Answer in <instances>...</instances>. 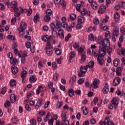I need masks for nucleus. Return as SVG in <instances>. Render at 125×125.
Returning <instances> with one entry per match:
<instances>
[{
	"mask_svg": "<svg viewBox=\"0 0 125 125\" xmlns=\"http://www.w3.org/2000/svg\"><path fill=\"white\" fill-rule=\"evenodd\" d=\"M91 5L92 9H94V10H96V9H97V3H96V2H93L91 3Z\"/></svg>",
	"mask_w": 125,
	"mask_h": 125,
	"instance_id": "obj_32",
	"label": "nucleus"
},
{
	"mask_svg": "<svg viewBox=\"0 0 125 125\" xmlns=\"http://www.w3.org/2000/svg\"><path fill=\"white\" fill-rule=\"evenodd\" d=\"M108 121H110V118L109 117H106L104 118V121H100L99 122L100 125H107V123H108Z\"/></svg>",
	"mask_w": 125,
	"mask_h": 125,
	"instance_id": "obj_13",
	"label": "nucleus"
},
{
	"mask_svg": "<svg viewBox=\"0 0 125 125\" xmlns=\"http://www.w3.org/2000/svg\"><path fill=\"white\" fill-rule=\"evenodd\" d=\"M25 109L26 111H28V112H30L31 111V108H30V105L28 104H26L25 105Z\"/></svg>",
	"mask_w": 125,
	"mask_h": 125,
	"instance_id": "obj_63",
	"label": "nucleus"
},
{
	"mask_svg": "<svg viewBox=\"0 0 125 125\" xmlns=\"http://www.w3.org/2000/svg\"><path fill=\"white\" fill-rule=\"evenodd\" d=\"M78 23H80L81 24L83 23L84 21V17H82V16H79L78 17Z\"/></svg>",
	"mask_w": 125,
	"mask_h": 125,
	"instance_id": "obj_25",
	"label": "nucleus"
},
{
	"mask_svg": "<svg viewBox=\"0 0 125 125\" xmlns=\"http://www.w3.org/2000/svg\"><path fill=\"white\" fill-rule=\"evenodd\" d=\"M5 92H6V87L4 86L3 87V88H2L1 91V93L2 94H5Z\"/></svg>",
	"mask_w": 125,
	"mask_h": 125,
	"instance_id": "obj_56",
	"label": "nucleus"
},
{
	"mask_svg": "<svg viewBox=\"0 0 125 125\" xmlns=\"http://www.w3.org/2000/svg\"><path fill=\"white\" fill-rule=\"evenodd\" d=\"M51 18L50 17V16H48L47 15H46L44 17V21L45 22H49L50 21Z\"/></svg>",
	"mask_w": 125,
	"mask_h": 125,
	"instance_id": "obj_37",
	"label": "nucleus"
},
{
	"mask_svg": "<svg viewBox=\"0 0 125 125\" xmlns=\"http://www.w3.org/2000/svg\"><path fill=\"white\" fill-rule=\"evenodd\" d=\"M46 15L51 16L52 14V11L50 9H48L46 10Z\"/></svg>",
	"mask_w": 125,
	"mask_h": 125,
	"instance_id": "obj_40",
	"label": "nucleus"
},
{
	"mask_svg": "<svg viewBox=\"0 0 125 125\" xmlns=\"http://www.w3.org/2000/svg\"><path fill=\"white\" fill-rule=\"evenodd\" d=\"M10 100L11 103H14V102L16 101V97H15V94H12L11 95Z\"/></svg>",
	"mask_w": 125,
	"mask_h": 125,
	"instance_id": "obj_18",
	"label": "nucleus"
},
{
	"mask_svg": "<svg viewBox=\"0 0 125 125\" xmlns=\"http://www.w3.org/2000/svg\"><path fill=\"white\" fill-rule=\"evenodd\" d=\"M59 76V75L58 73H56L53 75V80L54 81H57V79H58V77Z\"/></svg>",
	"mask_w": 125,
	"mask_h": 125,
	"instance_id": "obj_44",
	"label": "nucleus"
},
{
	"mask_svg": "<svg viewBox=\"0 0 125 125\" xmlns=\"http://www.w3.org/2000/svg\"><path fill=\"white\" fill-rule=\"evenodd\" d=\"M88 39L89 41H93V42H95V41H96V39H97V37H95L93 36V34H90L88 36Z\"/></svg>",
	"mask_w": 125,
	"mask_h": 125,
	"instance_id": "obj_17",
	"label": "nucleus"
},
{
	"mask_svg": "<svg viewBox=\"0 0 125 125\" xmlns=\"http://www.w3.org/2000/svg\"><path fill=\"white\" fill-rule=\"evenodd\" d=\"M105 11H106V6L104 4H102L100 7L98 12L100 14H103Z\"/></svg>",
	"mask_w": 125,
	"mask_h": 125,
	"instance_id": "obj_8",
	"label": "nucleus"
},
{
	"mask_svg": "<svg viewBox=\"0 0 125 125\" xmlns=\"http://www.w3.org/2000/svg\"><path fill=\"white\" fill-rule=\"evenodd\" d=\"M28 73V72L26 70H23L21 72V78H26L27 77V74Z\"/></svg>",
	"mask_w": 125,
	"mask_h": 125,
	"instance_id": "obj_31",
	"label": "nucleus"
},
{
	"mask_svg": "<svg viewBox=\"0 0 125 125\" xmlns=\"http://www.w3.org/2000/svg\"><path fill=\"white\" fill-rule=\"evenodd\" d=\"M14 7V11H18V8H17V2L15 1H12L10 3V5H9V8H12Z\"/></svg>",
	"mask_w": 125,
	"mask_h": 125,
	"instance_id": "obj_6",
	"label": "nucleus"
},
{
	"mask_svg": "<svg viewBox=\"0 0 125 125\" xmlns=\"http://www.w3.org/2000/svg\"><path fill=\"white\" fill-rule=\"evenodd\" d=\"M26 28H27L26 23L25 22H21V27L18 28V31H19L20 34H21V33L23 34L24 30H25Z\"/></svg>",
	"mask_w": 125,
	"mask_h": 125,
	"instance_id": "obj_4",
	"label": "nucleus"
},
{
	"mask_svg": "<svg viewBox=\"0 0 125 125\" xmlns=\"http://www.w3.org/2000/svg\"><path fill=\"white\" fill-rule=\"evenodd\" d=\"M106 49H107V53H108L109 55H111V53H112V51H113V50L112 49V48L110 47V46H109L106 47Z\"/></svg>",
	"mask_w": 125,
	"mask_h": 125,
	"instance_id": "obj_42",
	"label": "nucleus"
},
{
	"mask_svg": "<svg viewBox=\"0 0 125 125\" xmlns=\"http://www.w3.org/2000/svg\"><path fill=\"white\" fill-rule=\"evenodd\" d=\"M44 91V88L42 85H40L38 86V89L36 90V93L39 95L40 92H43Z\"/></svg>",
	"mask_w": 125,
	"mask_h": 125,
	"instance_id": "obj_12",
	"label": "nucleus"
},
{
	"mask_svg": "<svg viewBox=\"0 0 125 125\" xmlns=\"http://www.w3.org/2000/svg\"><path fill=\"white\" fill-rule=\"evenodd\" d=\"M29 81L30 83H36L37 82V79L35 78L34 75H31L29 78Z\"/></svg>",
	"mask_w": 125,
	"mask_h": 125,
	"instance_id": "obj_28",
	"label": "nucleus"
},
{
	"mask_svg": "<svg viewBox=\"0 0 125 125\" xmlns=\"http://www.w3.org/2000/svg\"><path fill=\"white\" fill-rule=\"evenodd\" d=\"M39 114L40 115V117H42V116L45 115V111L44 110H41L39 111Z\"/></svg>",
	"mask_w": 125,
	"mask_h": 125,
	"instance_id": "obj_54",
	"label": "nucleus"
},
{
	"mask_svg": "<svg viewBox=\"0 0 125 125\" xmlns=\"http://www.w3.org/2000/svg\"><path fill=\"white\" fill-rule=\"evenodd\" d=\"M122 71H123V68L118 66L116 69V74L117 76H122Z\"/></svg>",
	"mask_w": 125,
	"mask_h": 125,
	"instance_id": "obj_15",
	"label": "nucleus"
},
{
	"mask_svg": "<svg viewBox=\"0 0 125 125\" xmlns=\"http://www.w3.org/2000/svg\"><path fill=\"white\" fill-rule=\"evenodd\" d=\"M104 56H102L99 54V56L97 58L98 63H99V65H101V66H102V65H103L105 62V61L104 60L103 58H102Z\"/></svg>",
	"mask_w": 125,
	"mask_h": 125,
	"instance_id": "obj_7",
	"label": "nucleus"
},
{
	"mask_svg": "<svg viewBox=\"0 0 125 125\" xmlns=\"http://www.w3.org/2000/svg\"><path fill=\"white\" fill-rule=\"evenodd\" d=\"M119 102H120V100L117 98L115 97L113 99H112L111 101V103L112 105H113L114 108H115V109H117V108H118Z\"/></svg>",
	"mask_w": 125,
	"mask_h": 125,
	"instance_id": "obj_5",
	"label": "nucleus"
},
{
	"mask_svg": "<svg viewBox=\"0 0 125 125\" xmlns=\"http://www.w3.org/2000/svg\"><path fill=\"white\" fill-rule=\"evenodd\" d=\"M43 101V100L42 99H40L37 102L36 104H37L38 106H41L42 105V102Z\"/></svg>",
	"mask_w": 125,
	"mask_h": 125,
	"instance_id": "obj_52",
	"label": "nucleus"
},
{
	"mask_svg": "<svg viewBox=\"0 0 125 125\" xmlns=\"http://www.w3.org/2000/svg\"><path fill=\"white\" fill-rule=\"evenodd\" d=\"M7 39H8V40H10L11 41H14L15 40V37L13 35H8L7 36Z\"/></svg>",
	"mask_w": 125,
	"mask_h": 125,
	"instance_id": "obj_47",
	"label": "nucleus"
},
{
	"mask_svg": "<svg viewBox=\"0 0 125 125\" xmlns=\"http://www.w3.org/2000/svg\"><path fill=\"white\" fill-rule=\"evenodd\" d=\"M58 34L60 39H61L62 40H63L64 39V31L62 29H59Z\"/></svg>",
	"mask_w": 125,
	"mask_h": 125,
	"instance_id": "obj_10",
	"label": "nucleus"
},
{
	"mask_svg": "<svg viewBox=\"0 0 125 125\" xmlns=\"http://www.w3.org/2000/svg\"><path fill=\"white\" fill-rule=\"evenodd\" d=\"M78 84H83L84 83V79L83 78H81L78 81Z\"/></svg>",
	"mask_w": 125,
	"mask_h": 125,
	"instance_id": "obj_48",
	"label": "nucleus"
},
{
	"mask_svg": "<svg viewBox=\"0 0 125 125\" xmlns=\"http://www.w3.org/2000/svg\"><path fill=\"white\" fill-rule=\"evenodd\" d=\"M61 4L62 6H63V8H66V1L62 0V2L61 3Z\"/></svg>",
	"mask_w": 125,
	"mask_h": 125,
	"instance_id": "obj_61",
	"label": "nucleus"
},
{
	"mask_svg": "<svg viewBox=\"0 0 125 125\" xmlns=\"http://www.w3.org/2000/svg\"><path fill=\"white\" fill-rule=\"evenodd\" d=\"M11 71L14 75H16V74L18 73L19 69L16 66L12 65L11 67Z\"/></svg>",
	"mask_w": 125,
	"mask_h": 125,
	"instance_id": "obj_14",
	"label": "nucleus"
},
{
	"mask_svg": "<svg viewBox=\"0 0 125 125\" xmlns=\"http://www.w3.org/2000/svg\"><path fill=\"white\" fill-rule=\"evenodd\" d=\"M61 116L62 117V121H66L67 120V116H66V113L65 112H63L61 114Z\"/></svg>",
	"mask_w": 125,
	"mask_h": 125,
	"instance_id": "obj_45",
	"label": "nucleus"
},
{
	"mask_svg": "<svg viewBox=\"0 0 125 125\" xmlns=\"http://www.w3.org/2000/svg\"><path fill=\"white\" fill-rule=\"evenodd\" d=\"M49 36L47 35H43L42 36V40L43 42H47V41H49Z\"/></svg>",
	"mask_w": 125,
	"mask_h": 125,
	"instance_id": "obj_19",
	"label": "nucleus"
},
{
	"mask_svg": "<svg viewBox=\"0 0 125 125\" xmlns=\"http://www.w3.org/2000/svg\"><path fill=\"white\" fill-rule=\"evenodd\" d=\"M53 48H52V46H51V44L50 42H47V45L46 47V52L47 54L49 55H51L53 53Z\"/></svg>",
	"mask_w": 125,
	"mask_h": 125,
	"instance_id": "obj_2",
	"label": "nucleus"
},
{
	"mask_svg": "<svg viewBox=\"0 0 125 125\" xmlns=\"http://www.w3.org/2000/svg\"><path fill=\"white\" fill-rule=\"evenodd\" d=\"M50 29L52 32H55V24H54V23L52 22L51 23Z\"/></svg>",
	"mask_w": 125,
	"mask_h": 125,
	"instance_id": "obj_41",
	"label": "nucleus"
},
{
	"mask_svg": "<svg viewBox=\"0 0 125 125\" xmlns=\"http://www.w3.org/2000/svg\"><path fill=\"white\" fill-rule=\"evenodd\" d=\"M87 69H88V68L86 66H82L80 68V71L82 73H83V74H85V73H86V71H87Z\"/></svg>",
	"mask_w": 125,
	"mask_h": 125,
	"instance_id": "obj_22",
	"label": "nucleus"
},
{
	"mask_svg": "<svg viewBox=\"0 0 125 125\" xmlns=\"http://www.w3.org/2000/svg\"><path fill=\"white\" fill-rule=\"evenodd\" d=\"M40 20V15L37 14L34 17L33 21L34 23H37Z\"/></svg>",
	"mask_w": 125,
	"mask_h": 125,
	"instance_id": "obj_26",
	"label": "nucleus"
},
{
	"mask_svg": "<svg viewBox=\"0 0 125 125\" xmlns=\"http://www.w3.org/2000/svg\"><path fill=\"white\" fill-rule=\"evenodd\" d=\"M62 124L63 125H69V121L68 120H62Z\"/></svg>",
	"mask_w": 125,
	"mask_h": 125,
	"instance_id": "obj_57",
	"label": "nucleus"
},
{
	"mask_svg": "<svg viewBox=\"0 0 125 125\" xmlns=\"http://www.w3.org/2000/svg\"><path fill=\"white\" fill-rule=\"evenodd\" d=\"M76 57V52L74 51L71 52L69 53V60H72L73 58Z\"/></svg>",
	"mask_w": 125,
	"mask_h": 125,
	"instance_id": "obj_30",
	"label": "nucleus"
},
{
	"mask_svg": "<svg viewBox=\"0 0 125 125\" xmlns=\"http://www.w3.org/2000/svg\"><path fill=\"white\" fill-rule=\"evenodd\" d=\"M105 38H111V36H110V31H107L105 33Z\"/></svg>",
	"mask_w": 125,
	"mask_h": 125,
	"instance_id": "obj_59",
	"label": "nucleus"
},
{
	"mask_svg": "<svg viewBox=\"0 0 125 125\" xmlns=\"http://www.w3.org/2000/svg\"><path fill=\"white\" fill-rule=\"evenodd\" d=\"M10 63L13 64V65L15 66L16 65V63H17V59L16 58L11 59L10 60Z\"/></svg>",
	"mask_w": 125,
	"mask_h": 125,
	"instance_id": "obj_39",
	"label": "nucleus"
},
{
	"mask_svg": "<svg viewBox=\"0 0 125 125\" xmlns=\"http://www.w3.org/2000/svg\"><path fill=\"white\" fill-rule=\"evenodd\" d=\"M61 26H62L63 28H67V23L65 21H62L61 23Z\"/></svg>",
	"mask_w": 125,
	"mask_h": 125,
	"instance_id": "obj_58",
	"label": "nucleus"
},
{
	"mask_svg": "<svg viewBox=\"0 0 125 125\" xmlns=\"http://www.w3.org/2000/svg\"><path fill=\"white\" fill-rule=\"evenodd\" d=\"M76 17H77V16L75 14H71L70 15V19L71 20H75V19H76Z\"/></svg>",
	"mask_w": 125,
	"mask_h": 125,
	"instance_id": "obj_49",
	"label": "nucleus"
},
{
	"mask_svg": "<svg viewBox=\"0 0 125 125\" xmlns=\"http://www.w3.org/2000/svg\"><path fill=\"white\" fill-rule=\"evenodd\" d=\"M53 122H54V119H50L48 121V124L49 125H53Z\"/></svg>",
	"mask_w": 125,
	"mask_h": 125,
	"instance_id": "obj_60",
	"label": "nucleus"
},
{
	"mask_svg": "<svg viewBox=\"0 0 125 125\" xmlns=\"http://www.w3.org/2000/svg\"><path fill=\"white\" fill-rule=\"evenodd\" d=\"M36 123L37 122H36V120H35V119H31L30 120V124H31V125H36Z\"/></svg>",
	"mask_w": 125,
	"mask_h": 125,
	"instance_id": "obj_64",
	"label": "nucleus"
},
{
	"mask_svg": "<svg viewBox=\"0 0 125 125\" xmlns=\"http://www.w3.org/2000/svg\"><path fill=\"white\" fill-rule=\"evenodd\" d=\"M76 81H77V76L74 75L69 81L70 85H74L76 83Z\"/></svg>",
	"mask_w": 125,
	"mask_h": 125,
	"instance_id": "obj_11",
	"label": "nucleus"
},
{
	"mask_svg": "<svg viewBox=\"0 0 125 125\" xmlns=\"http://www.w3.org/2000/svg\"><path fill=\"white\" fill-rule=\"evenodd\" d=\"M109 46H110V41H109V40L107 38L104 39L102 44L100 45L99 54L101 56H104L106 54V49Z\"/></svg>",
	"mask_w": 125,
	"mask_h": 125,
	"instance_id": "obj_1",
	"label": "nucleus"
},
{
	"mask_svg": "<svg viewBox=\"0 0 125 125\" xmlns=\"http://www.w3.org/2000/svg\"><path fill=\"white\" fill-rule=\"evenodd\" d=\"M12 122L13 124H15V125H17L18 124V119H17V117L14 116L11 119Z\"/></svg>",
	"mask_w": 125,
	"mask_h": 125,
	"instance_id": "obj_34",
	"label": "nucleus"
},
{
	"mask_svg": "<svg viewBox=\"0 0 125 125\" xmlns=\"http://www.w3.org/2000/svg\"><path fill=\"white\" fill-rule=\"evenodd\" d=\"M32 11H33V10L31 8H29L28 9H24V12L27 13V16H30V15H31V14H32Z\"/></svg>",
	"mask_w": 125,
	"mask_h": 125,
	"instance_id": "obj_21",
	"label": "nucleus"
},
{
	"mask_svg": "<svg viewBox=\"0 0 125 125\" xmlns=\"http://www.w3.org/2000/svg\"><path fill=\"white\" fill-rule=\"evenodd\" d=\"M119 62H120V60L119 59H116L113 61V64L115 67H118Z\"/></svg>",
	"mask_w": 125,
	"mask_h": 125,
	"instance_id": "obj_38",
	"label": "nucleus"
},
{
	"mask_svg": "<svg viewBox=\"0 0 125 125\" xmlns=\"http://www.w3.org/2000/svg\"><path fill=\"white\" fill-rule=\"evenodd\" d=\"M103 92L104 94H106L109 92V88H108L107 86H104L103 89Z\"/></svg>",
	"mask_w": 125,
	"mask_h": 125,
	"instance_id": "obj_36",
	"label": "nucleus"
},
{
	"mask_svg": "<svg viewBox=\"0 0 125 125\" xmlns=\"http://www.w3.org/2000/svg\"><path fill=\"white\" fill-rule=\"evenodd\" d=\"M62 105V103H61V102H58L57 104V108H58V109H60Z\"/></svg>",
	"mask_w": 125,
	"mask_h": 125,
	"instance_id": "obj_62",
	"label": "nucleus"
},
{
	"mask_svg": "<svg viewBox=\"0 0 125 125\" xmlns=\"http://www.w3.org/2000/svg\"><path fill=\"white\" fill-rule=\"evenodd\" d=\"M103 37L102 36H99L98 37V40L97 41V42L100 44V45H101L102 42H103Z\"/></svg>",
	"mask_w": 125,
	"mask_h": 125,
	"instance_id": "obj_24",
	"label": "nucleus"
},
{
	"mask_svg": "<svg viewBox=\"0 0 125 125\" xmlns=\"http://www.w3.org/2000/svg\"><path fill=\"white\" fill-rule=\"evenodd\" d=\"M60 27H61V21H56L55 25L56 30H58Z\"/></svg>",
	"mask_w": 125,
	"mask_h": 125,
	"instance_id": "obj_33",
	"label": "nucleus"
},
{
	"mask_svg": "<svg viewBox=\"0 0 125 125\" xmlns=\"http://www.w3.org/2000/svg\"><path fill=\"white\" fill-rule=\"evenodd\" d=\"M119 32H120V30H119L118 28H116L115 30L113 31V36L118 38V36H119Z\"/></svg>",
	"mask_w": 125,
	"mask_h": 125,
	"instance_id": "obj_20",
	"label": "nucleus"
},
{
	"mask_svg": "<svg viewBox=\"0 0 125 125\" xmlns=\"http://www.w3.org/2000/svg\"><path fill=\"white\" fill-rule=\"evenodd\" d=\"M10 86H16V81L14 79H12L10 81Z\"/></svg>",
	"mask_w": 125,
	"mask_h": 125,
	"instance_id": "obj_27",
	"label": "nucleus"
},
{
	"mask_svg": "<svg viewBox=\"0 0 125 125\" xmlns=\"http://www.w3.org/2000/svg\"><path fill=\"white\" fill-rule=\"evenodd\" d=\"M49 117H50V114H49V112H48L45 117L44 118V122H47V121H48V120H49Z\"/></svg>",
	"mask_w": 125,
	"mask_h": 125,
	"instance_id": "obj_46",
	"label": "nucleus"
},
{
	"mask_svg": "<svg viewBox=\"0 0 125 125\" xmlns=\"http://www.w3.org/2000/svg\"><path fill=\"white\" fill-rule=\"evenodd\" d=\"M73 47L74 48H75V49H77V48H78L80 47V45H79V43H78V42H75L74 44H73Z\"/></svg>",
	"mask_w": 125,
	"mask_h": 125,
	"instance_id": "obj_53",
	"label": "nucleus"
},
{
	"mask_svg": "<svg viewBox=\"0 0 125 125\" xmlns=\"http://www.w3.org/2000/svg\"><path fill=\"white\" fill-rule=\"evenodd\" d=\"M52 35L53 38H56L57 37H58V34L56 30H55V32H52Z\"/></svg>",
	"mask_w": 125,
	"mask_h": 125,
	"instance_id": "obj_55",
	"label": "nucleus"
},
{
	"mask_svg": "<svg viewBox=\"0 0 125 125\" xmlns=\"http://www.w3.org/2000/svg\"><path fill=\"white\" fill-rule=\"evenodd\" d=\"M68 95L69 96H70V97H73V96H74V95H75V92H74V90H72V89H68Z\"/></svg>",
	"mask_w": 125,
	"mask_h": 125,
	"instance_id": "obj_29",
	"label": "nucleus"
},
{
	"mask_svg": "<svg viewBox=\"0 0 125 125\" xmlns=\"http://www.w3.org/2000/svg\"><path fill=\"white\" fill-rule=\"evenodd\" d=\"M94 66V62L90 61L88 64L86 65L87 68H89L91 69Z\"/></svg>",
	"mask_w": 125,
	"mask_h": 125,
	"instance_id": "obj_23",
	"label": "nucleus"
},
{
	"mask_svg": "<svg viewBox=\"0 0 125 125\" xmlns=\"http://www.w3.org/2000/svg\"><path fill=\"white\" fill-rule=\"evenodd\" d=\"M10 105V102H9V101H7L6 102L4 103V106L5 108H8V107H9Z\"/></svg>",
	"mask_w": 125,
	"mask_h": 125,
	"instance_id": "obj_43",
	"label": "nucleus"
},
{
	"mask_svg": "<svg viewBox=\"0 0 125 125\" xmlns=\"http://www.w3.org/2000/svg\"><path fill=\"white\" fill-rule=\"evenodd\" d=\"M99 85V80L98 79H95L93 83L90 85V87H93V88H98Z\"/></svg>",
	"mask_w": 125,
	"mask_h": 125,
	"instance_id": "obj_3",
	"label": "nucleus"
},
{
	"mask_svg": "<svg viewBox=\"0 0 125 125\" xmlns=\"http://www.w3.org/2000/svg\"><path fill=\"white\" fill-rule=\"evenodd\" d=\"M81 110L83 112V115H87V108H86V106H83L82 107Z\"/></svg>",
	"mask_w": 125,
	"mask_h": 125,
	"instance_id": "obj_35",
	"label": "nucleus"
},
{
	"mask_svg": "<svg viewBox=\"0 0 125 125\" xmlns=\"http://www.w3.org/2000/svg\"><path fill=\"white\" fill-rule=\"evenodd\" d=\"M120 83H121V78H120V77H116L113 80V85H115V86H117V85H118V84H120Z\"/></svg>",
	"mask_w": 125,
	"mask_h": 125,
	"instance_id": "obj_9",
	"label": "nucleus"
},
{
	"mask_svg": "<svg viewBox=\"0 0 125 125\" xmlns=\"http://www.w3.org/2000/svg\"><path fill=\"white\" fill-rule=\"evenodd\" d=\"M52 66L53 70H56L57 68V64H56V62H52Z\"/></svg>",
	"mask_w": 125,
	"mask_h": 125,
	"instance_id": "obj_51",
	"label": "nucleus"
},
{
	"mask_svg": "<svg viewBox=\"0 0 125 125\" xmlns=\"http://www.w3.org/2000/svg\"><path fill=\"white\" fill-rule=\"evenodd\" d=\"M120 18V14L118 12H116L114 16V19L116 20V19H118Z\"/></svg>",
	"mask_w": 125,
	"mask_h": 125,
	"instance_id": "obj_50",
	"label": "nucleus"
},
{
	"mask_svg": "<svg viewBox=\"0 0 125 125\" xmlns=\"http://www.w3.org/2000/svg\"><path fill=\"white\" fill-rule=\"evenodd\" d=\"M81 15H82V16H84L85 15L90 16V11L88 12L87 11L84 9L83 11L81 12Z\"/></svg>",
	"mask_w": 125,
	"mask_h": 125,
	"instance_id": "obj_16",
	"label": "nucleus"
}]
</instances>
